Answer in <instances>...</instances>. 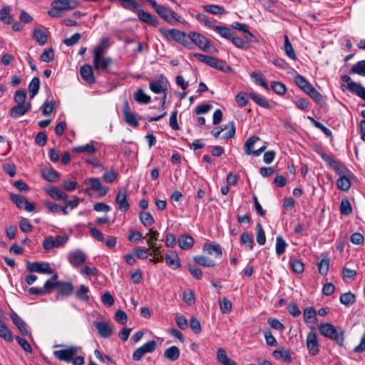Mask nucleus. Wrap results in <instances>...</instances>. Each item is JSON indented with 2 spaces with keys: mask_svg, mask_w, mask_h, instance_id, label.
<instances>
[{
  "mask_svg": "<svg viewBox=\"0 0 365 365\" xmlns=\"http://www.w3.org/2000/svg\"><path fill=\"white\" fill-rule=\"evenodd\" d=\"M319 272L322 275H326L329 269V258L325 257L318 263Z\"/></svg>",
  "mask_w": 365,
  "mask_h": 365,
  "instance_id": "obj_55",
  "label": "nucleus"
},
{
  "mask_svg": "<svg viewBox=\"0 0 365 365\" xmlns=\"http://www.w3.org/2000/svg\"><path fill=\"white\" fill-rule=\"evenodd\" d=\"M272 356L276 359H283L286 362L292 361V356L289 351L274 350Z\"/></svg>",
  "mask_w": 365,
  "mask_h": 365,
  "instance_id": "obj_51",
  "label": "nucleus"
},
{
  "mask_svg": "<svg viewBox=\"0 0 365 365\" xmlns=\"http://www.w3.org/2000/svg\"><path fill=\"white\" fill-rule=\"evenodd\" d=\"M33 38L40 45L45 44L48 39V37H47V35L46 34V33L40 29H35L34 30Z\"/></svg>",
  "mask_w": 365,
  "mask_h": 365,
  "instance_id": "obj_40",
  "label": "nucleus"
},
{
  "mask_svg": "<svg viewBox=\"0 0 365 365\" xmlns=\"http://www.w3.org/2000/svg\"><path fill=\"white\" fill-rule=\"evenodd\" d=\"M115 202L119 205L118 208L122 212H126L130 208V204L128 200V193L125 190H119L116 197Z\"/></svg>",
  "mask_w": 365,
  "mask_h": 365,
  "instance_id": "obj_16",
  "label": "nucleus"
},
{
  "mask_svg": "<svg viewBox=\"0 0 365 365\" xmlns=\"http://www.w3.org/2000/svg\"><path fill=\"white\" fill-rule=\"evenodd\" d=\"M212 29L223 38L230 39L232 36V31L228 27L214 25Z\"/></svg>",
  "mask_w": 365,
  "mask_h": 365,
  "instance_id": "obj_42",
  "label": "nucleus"
},
{
  "mask_svg": "<svg viewBox=\"0 0 365 365\" xmlns=\"http://www.w3.org/2000/svg\"><path fill=\"white\" fill-rule=\"evenodd\" d=\"M193 259L195 263L206 267H213L215 265V261L203 255L195 256Z\"/></svg>",
  "mask_w": 365,
  "mask_h": 365,
  "instance_id": "obj_34",
  "label": "nucleus"
},
{
  "mask_svg": "<svg viewBox=\"0 0 365 365\" xmlns=\"http://www.w3.org/2000/svg\"><path fill=\"white\" fill-rule=\"evenodd\" d=\"M57 284L58 295L68 297L73 294L74 287L71 282H58Z\"/></svg>",
  "mask_w": 365,
  "mask_h": 365,
  "instance_id": "obj_20",
  "label": "nucleus"
},
{
  "mask_svg": "<svg viewBox=\"0 0 365 365\" xmlns=\"http://www.w3.org/2000/svg\"><path fill=\"white\" fill-rule=\"evenodd\" d=\"M347 87L351 92L356 94L358 96L365 101V88L363 87L361 84L355 82H351L347 85Z\"/></svg>",
  "mask_w": 365,
  "mask_h": 365,
  "instance_id": "obj_29",
  "label": "nucleus"
},
{
  "mask_svg": "<svg viewBox=\"0 0 365 365\" xmlns=\"http://www.w3.org/2000/svg\"><path fill=\"white\" fill-rule=\"evenodd\" d=\"M194 57L199 61L205 63L207 66L213 68H223V66L219 65L220 61L214 57L206 56L201 53L194 54Z\"/></svg>",
  "mask_w": 365,
  "mask_h": 365,
  "instance_id": "obj_18",
  "label": "nucleus"
},
{
  "mask_svg": "<svg viewBox=\"0 0 365 365\" xmlns=\"http://www.w3.org/2000/svg\"><path fill=\"white\" fill-rule=\"evenodd\" d=\"M123 114L124 116V120L127 124L134 128L138 126L139 123L136 115L130 111V108L127 101L123 103Z\"/></svg>",
  "mask_w": 365,
  "mask_h": 365,
  "instance_id": "obj_15",
  "label": "nucleus"
},
{
  "mask_svg": "<svg viewBox=\"0 0 365 365\" xmlns=\"http://www.w3.org/2000/svg\"><path fill=\"white\" fill-rule=\"evenodd\" d=\"M305 93L321 106H322L323 104H324V101L322 95L319 91H317L313 86L311 88H309L307 91H306Z\"/></svg>",
  "mask_w": 365,
  "mask_h": 365,
  "instance_id": "obj_30",
  "label": "nucleus"
},
{
  "mask_svg": "<svg viewBox=\"0 0 365 365\" xmlns=\"http://www.w3.org/2000/svg\"><path fill=\"white\" fill-rule=\"evenodd\" d=\"M307 347L312 356H316L319 352V344L317 334L312 331L307 336Z\"/></svg>",
  "mask_w": 365,
  "mask_h": 365,
  "instance_id": "obj_10",
  "label": "nucleus"
},
{
  "mask_svg": "<svg viewBox=\"0 0 365 365\" xmlns=\"http://www.w3.org/2000/svg\"><path fill=\"white\" fill-rule=\"evenodd\" d=\"M220 308L222 313H230L232 310L231 301L224 297L223 299L220 302Z\"/></svg>",
  "mask_w": 365,
  "mask_h": 365,
  "instance_id": "obj_62",
  "label": "nucleus"
},
{
  "mask_svg": "<svg viewBox=\"0 0 365 365\" xmlns=\"http://www.w3.org/2000/svg\"><path fill=\"white\" fill-rule=\"evenodd\" d=\"M182 299L188 305L194 304L195 302L194 293L190 289H187L183 292Z\"/></svg>",
  "mask_w": 365,
  "mask_h": 365,
  "instance_id": "obj_61",
  "label": "nucleus"
},
{
  "mask_svg": "<svg viewBox=\"0 0 365 365\" xmlns=\"http://www.w3.org/2000/svg\"><path fill=\"white\" fill-rule=\"evenodd\" d=\"M289 264L294 272L301 274L304 272V265L301 260L297 259H290Z\"/></svg>",
  "mask_w": 365,
  "mask_h": 365,
  "instance_id": "obj_49",
  "label": "nucleus"
},
{
  "mask_svg": "<svg viewBox=\"0 0 365 365\" xmlns=\"http://www.w3.org/2000/svg\"><path fill=\"white\" fill-rule=\"evenodd\" d=\"M0 20L6 24H9L13 21V18L10 15V9L5 6L0 9Z\"/></svg>",
  "mask_w": 365,
  "mask_h": 365,
  "instance_id": "obj_47",
  "label": "nucleus"
},
{
  "mask_svg": "<svg viewBox=\"0 0 365 365\" xmlns=\"http://www.w3.org/2000/svg\"><path fill=\"white\" fill-rule=\"evenodd\" d=\"M163 356L165 358L174 361L179 358L180 349L176 346H172L165 351Z\"/></svg>",
  "mask_w": 365,
  "mask_h": 365,
  "instance_id": "obj_31",
  "label": "nucleus"
},
{
  "mask_svg": "<svg viewBox=\"0 0 365 365\" xmlns=\"http://www.w3.org/2000/svg\"><path fill=\"white\" fill-rule=\"evenodd\" d=\"M0 336L8 341H13L12 332L0 321Z\"/></svg>",
  "mask_w": 365,
  "mask_h": 365,
  "instance_id": "obj_46",
  "label": "nucleus"
},
{
  "mask_svg": "<svg viewBox=\"0 0 365 365\" xmlns=\"http://www.w3.org/2000/svg\"><path fill=\"white\" fill-rule=\"evenodd\" d=\"M202 250L208 255H215V257L218 258H220L222 255V249L219 245L205 243L203 245Z\"/></svg>",
  "mask_w": 365,
  "mask_h": 365,
  "instance_id": "obj_26",
  "label": "nucleus"
},
{
  "mask_svg": "<svg viewBox=\"0 0 365 365\" xmlns=\"http://www.w3.org/2000/svg\"><path fill=\"white\" fill-rule=\"evenodd\" d=\"M168 81L167 78L163 76H157L155 79L150 82V89L154 93H161L168 89Z\"/></svg>",
  "mask_w": 365,
  "mask_h": 365,
  "instance_id": "obj_9",
  "label": "nucleus"
},
{
  "mask_svg": "<svg viewBox=\"0 0 365 365\" xmlns=\"http://www.w3.org/2000/svg\"><path fill=\"white\" fill-rule=\"evenodd\" d=\"M229 130L227 133H226L225 135L222 136V139H229L235 137V123L234 121H230L227 125H223L219 127H217L214 128L211 133L212 135L215 138H218L220 135V133L224 131L226 129H228Z\"/></svg>",
  "mask_w": 365,
  "mask_h": 365,
  "instance_id": "obj_8",
  "label": "nucleus"
},
{
  "mask_svg": "<svg viewBox=\"0 0 365 365\" xmlns=\"http://www.w3.org/2000/svg\"><path fill=\"white\" fill-rule=\"evenodd\" d=\"M340 212L344 215H349L352 212V207L348 199H343L341 201Z\"/></svg>",
  "mask_w": 365,
  "mask_h": 365,
  "instance_id": "obj_52",
  "label": "nucleus"
},
{
  "mask_svg": "<svg viewBox=\"0 0 365 365\" xmlns=\"http://www.w3.org/2000/svg\"><path fill=\"white\" fill-rule=\"evenodd\" d=\"M47 194L56 200L67 201L68 195L55 186H51L46 190Z\"/></svg>",
  "mask_w": 365,
  "mask_h": 365,
  "instance_id": "obj_21",
  "label": "nucleus"
},
{
  "mask_svg": "<svg viewBox=\"0 0 365 365\" xmlns=\"http://www.w3.org/2000/svg\"><path fill=\"white\" fill-rule=\"evenodd\" d=\"M284 50L287 55L291 58V59H295L296 55L294 51V48L289 40V38L287 36H284Z\"/></svg>",
  "mask_w": 365,
  "mask_h": 365,
  "instance_id": "obj_56",
  "label": "nucleus"
},
{
  "mask_svg": "<svg viewBox=\"0 0 365 365\" xmlns=\"http://www.w3.org/2000/svg\"><path fill=\"white\" fill-rule=\"evenodd\" d=\"M134 99L140 103L147 104L150 102V97L146 95L142 89H138L135 93Z\"/></svg>",
  "mask_w": 365,
  "mask_h": 365,
  "instance_id": "obj_48",
  "label": "nucleus"
},
{
  "mask_svg": "<svg viewBox=\"0 0 365 365\" xmlns=\"http://www.w3.org/2000/svg\"><path fill=\"white\" fill-rule=\"evenodd\" d=\"M336 185L339 190L342 191H347L351 187V181L346 175H344L339 177L336 180Z\"/></svg>",
  "mask_w": 365,
  "mask_h": 365,
  "instance_id": "obj_45",
  "label": "nucleus"
},
{
  "mask_svg": "<svg viewBox=\"0 0 365 365\" xmlns=\"http://www.w3.org/2000/svg\"><path fill=\"white\" fill-rule=\"evenodd\" d=\"M308 119L312 122V123L317 128L320 129L327 136L331 135V131L328 128L325 127L322 123L316 120L314 118L311 116H308Z\"/></svg>",
  "mask_w": 365,
  "mask_h": 365,
  "instance_id": "obj_59",
  "label": "nucleus"
},
{
  "mask_svg": "<svg viewBox=\"0 0 365 365\" xmlns=\"http://www.w3.org/2000/svg\"><path fill=\"white\" fill-rule=\"evenodd\" d=\"M139 218L145 227H150L155 222L153 217L149 212H140L139 213Z\"/></svg>",
  "mask_w": 365,
  "mask_h": 365,
  "instance_id": "obj_41",
  "label": "nucleus"
},
{
  "mask_svg": "<svg viewBox=\"0 0 365 365\" xmlns=\"http://www.w3.org/2000/svg\"><path fill=\"white\" fill-rule=\"evenodd\" d=\"M10 199L20 209L24 208L25 203L27 202L26 198L20 195L11 194Z\"/></svg>",
  "mask_w": 365,
  "mask_h": 365,
  "instance_id": "obj_50",
  "label": "nucleus"
},
{
  "mask_svg": "<svg viewBox=\"0 0 365 365\" xmlns=\"http://www.w3.org/2000/svg\"><path fill=\"white\" fill-rule=\"evenodd\" d=\"M257 232L256 236V240L260 245H263L266 242V236L261 223L258 222L257 225Z\"/></svg>",
  "mask_w": 365,
  "mask_h": 365,
  "instance_id": "obj_58",
  "label": "nucleus"
},
{
  "mask_svg": "<svg viewBox=\"0 0 365 365\" xmlns=\"http://www.w3.org/2000/svg\"><path fill=\"white\" fill-rule=\"evenodd\" d=\"M88 292L89 288L84 284H81L79 289L76 292V297L80 301L88 302L90 300Z\"/></svg>",
  "mask_w": 365,
  "mask_h": 365,
  "instance_id": "obj_32",
  "label": "nucleus"
},
{
  "mask_svg": "<svg viewBox=\"0 0 365 365\" xmlns=\"http://www.w3.org/2000/svg\"><path fill=\"white\" fill-rule=\"evenodd\" d=\"M203 9L212 14L219 15L225 14V9L217 4H208L202 6Z\"/></svg>",
  "mask_w": 365,
  "mask_h": 365,
  "instance_id": "obj_38",
  "label": "nucleus"
},
{
  "mask_svg": "<svg viewBox=\"0 0 365 365\" xmlns=\"http://www.w3.org/2000/svg\"><path fill=\"white\" fill-rule=\"evenodd\" d=\"M340 302L346 307L351 306L356 302V297L354 294L349 292L344 293L340 296Z\"/></svg>",
  "mask_w": 365,
  "mask_h": 365,
  "instance_id": "obj_43",
  "label": "nucleus"
},
{
  "mask_svg": "<svg viewBox=\"0 0 365 365\" xmlns=\"http://www.w3.org/2000/svg\"><path fill=\"white\" fill-rule=\"evenodd\" d=\"M249 96L250 98H252L258 106L262 107V108H267V109H271L272 108V106L269 103V102L267 101H266L264 98H263L262 97L258 96L257 94L255 93H250L249 94Z\"/></svg>",
  "mask_w": 365,
  "mask_h": 365,
  "instance_id": "obj_44",
  "label": "nucleus"
},
{
  "mask_svg": "<svg viewBox=\"0 0 365 365\" xmlns=\"http://www.w3.org/2000/svg\"><path fill=\"white\" fill-rule=\"evenodd\" d=\"M271 88L277 94L280 96L285 94L287 91V88L284 84L279 81H272Z\"/></svg>",
  "mask_w": 365,
  "mask_h": 365,
  "instance_id": "obj_57",
  "label": "nucleus"
},
{
  "mask_svg": "<svg viewBox=\"0 0 365 365\" xmlns=\"http://www.w3.org/2000/svg\"><path fill=\"white\" fill-rule=\"evenodd\" d=\"M93 326L97 329L99 335L103 338H109L113 334V324L105 322H93Z\"/></svg>",
  "mask_w": 365,
  "mask_h": 365,
  "instance_id": "obj_12",
  "label": "nucleus"
},
{
  "mask_svg": "<svg viewBox=\"0 0 365 365\" xmlns=\"http://www.w3.org/2000/svg\"><path fill=\"white\" fill-rule=\"evenodd\" d=\"M138 16L142 22L148 24L153 26H157L158 25V19L156 16L142 9L138 10Z\"/></svg>",
  "mask_w": 365,
  "mask_h": 365,
  "instance_id": "obj_22",
  "label": "nucleus"
},
{
  "mask_svg": "<svg viewBox=\"0 0 365 365\" xmlns=\"http://www.w3.org/2000/svg\"><path fill=\"white\" fill-rule=\"evenodd\" d=\"M73 151L76 153H87L88 154H95L96 148L91 144H86L82 146L73 148Z\"/></svg>",
  "mask_w": 365,
  "mask_h": 365,
  "instance_id": "obj_54",
  "label": "nucleus"
},
{
  "mask_svg": "<svg viewBox=\"0 0 365 365\" xmlns=\"http://www.w3.org/2000/svg\"><path fill=\"white\" fill-rule=\"evenodd\" d=\"M31 108V103H26V104H17L11 108L9 115L11 118H19L21 115H24L28 111H29Z\"/></svg>",
  "mask_w": 365,
  "mask_h": 365,
  "instance_id": "obj_19",
  "label": "nucleus"
},
{
  "mask_svg": "<svg viewBox=\"0 0 365 365\" xmlns=\"http://www.w3.org/2000/svg\"><path fill=\"white\" fill-rule=\"evenodd\" d=\"M40 81L38 77H34L29 85V97L32 99L38 92Z\"/></svg>",
  "mask_w": 365,
  "mask_h": 365,
  "instance_id": "obj_33",
  "label": "nucleus"
},
{
  "mask_svg": "<svg viewBox=\"0 0 365 365\" xmlns=\"http://www.w3.org/2000/svg\"><path fill=\"white\" fill-rule=\"evenodd\" d=\"M81 78L88 84H92L95 82V76L93 70H80Z\"/></svg>",
  "mask_w": 365,
  "mask_h": 365,
  "instance_id": "obj_53",
  "label": "nucleus"
},
{
  "mask_svg": "<svg viewBox=\"0 0 365 365\" xmlns=\"http://www.w3.org/2000/svg\"><path fill=\"white\" fill-rule=\"evenodd\" d=\"M77 349L75 346H70L66 349L56 350L53 351V356L63 361H70L76 354Z\"/></svg>",
  "mask_w": 365,
  "mask_h": 365,
  "instance_id": "obj_14",
  "label": "nucleus"
},
{
  "mask_svg": "<svg viewBox=\"0 0 365 365\" xmlns=\"http://www.w3.org/2000/svg\"><path fill=\"white\" fill-rule=\"evenodd\" d=\"M68 236L67 235H58L56 238L51 236L46 237L43 242V247L45 250H49L53 247H59L67 242Z\"/></svg>",
  "mask_w": 365,
  "mask_h": 365,
  "instance_id": "obj_6",
  "label": "nucleus"
},
{
  "mask_svg": "<svg viewBox=\"0 0 365 365\" xmlns=\"http://www.w3.org/2000/svg\"><path fill=\"white\" fill-rule=\"evenodd\" d=\"M155 11L162 19L170 25H173L176 22H185L184 20L182 21V18L178 14L170 8L159 4L155 9Z\"/></svg>",
  "mask_w": 365,
  "mask_h": 365,
  "instance_id": "obj_3",
  "label": "nucleus"
},
{
  "mask_svg": "<svg viewBox=\"0 0 365 365\" xmlns=\"http://www.w3.org/2000/svg\"><path fill=\"white\" fill-rule=\"evenodd\" d=\"M43 178L50 182H56L59 178L60 174L53 168L43 169L41 170Z\"/></svg>",
  "mask_w": 365,
  "mask_h": 365,
  "instance_id": "obj_28",
  "label": "nucleus"
},
{
  "mask_svg": "<svg viewBox=\"0 0 365 365\" xmlns=\"http://www.w3.org/2000/svg\"><path fill=\"white\" fill-rule=\"evenodd\" d=\"M78 5L76 0H55L52 2L53 8L58 11L74 9Z\"/></svg>",
  "mask_w": 365,
  "mask_h": 365,
  "instance_id": "obj_13",
  "label": "nucleus"
},
{
  "mask_svg": "<svg viewBox=\"0 0 365 365\" xmlns=\"http://www.w3.org/2000/svg\"><path fill=\"white\" fill-rule=\"evenodd\" d=\"M108 38H102L101 43L96 46L93 51V63L98 64L99 59L103 56V53L107 47Z\"/></svg>",
  "mask_w": 365,
  "mask_h": 365,
  "instance_id": "obj_23",
  "label": "nucleus"
},
{
  "mask_svg": "<svg viewBox=\"0 0 365 365\" xmlns=\"http://www.w3.org/2000/svg\"><path fill=\"white\" fill-rule=\"evenodd\" d=\"M194 238L190 235H182L178 238L179 247L185 250L190 249L194 245Z\"/></svg>",
  "mask_w": 365,
  "mask_h": 365,
  "instance_id": "obj_27",
  "label": "nucleus"
},
{
  "mask_svg": "<svg viewBox=\"0 0 365 365\" xmlns=\"http://www.w3.org/2000/svg\"><path fill=\"white\" fill-rule=\"evenodd\" d=\"M157 347L155 340H150L143 346L138 348L133 354L132 359L133 361H139L147 353H153Z\"/></svg>",
  "mask_w": 365,
  "mask_h": 365,
  "instance_id": "obj_5",
  "label": "nucleus"
},
{
  "mask_svg": "<svg viewBox=\"0 0 365 365\" xmlns=\"http://www.w3.org/2000/svg\"><path fill=\"white\" fill-rule=\"evenodd\" d=\"M160 31L169 41H175L187 48H190L191 46V43L188 41V37L187 36L185 32L180 31V30L175 29H160Z\"/></svg>",
  "mask_w": 365,
  "mask_h": 365,
  "instance_id": "obj_2",
  "label": "nucleus"
},
{
  "mask_svg": "<svg viewBox=\"0 0 365 365\" xmlns=\"http://www.w3.org/2000/svg\"><path fill=\"white\" fill-rule=\"evenodd\" d=\"M258 140H259V138L257 135H252L247 140L244 145L245 153L247 155H252V152L254 151V145Z\"/></svg>",
  "mask_w": 365,
  "mask_h": 365,
  "instance_id": "obj_37",
  "label": "nucleus"
},
{
  "mask_svg": "<svg viewBox=\"0 0 365 365\" xmlns=\"http://www.w3.org/2000/svg\"><path fill=\"white\" fill-rule=\"evenodd\" d=\"M240 242L242 245L247 246L250 250L253 248L254 241L247 232L242 233L240 236Z\"/></svg>",
  "mask_w": 365,
  "mask_h": 365,
  "instance_id": "obj_60",
  "label": "nucleus"
},
{
  "mask_svg": "<svg viewBox=\"0 0 365 365\" xmlns=\"http://www.w3.org/2000/svg\"><path fill=\"white\" fill-rule=\"evenodd\" d=\"M304 320L308 327L314 329L317 324V312L312 307H307L304 309Z\"/></svg>",
  "mask_w": 365,
  "mask_h": 365,
  "instance_id": "obj_11",
  "label": "nucleus"
},
{
  "mask_svg": "<svg viewBox=\"0 0 365 365\" xmlns=\"http://www.w3.org/2000/svg\"><path fill=\"white\" fill-rule=\"evenodd\" d=\"M165 259L166 264L173 269H177L180 266L178 255L174 251L165 254Z\"/></svg>",
  "mask_w": 365,
  "mask_h": 365,
  "instance_id": "obj_24",
  "label": "nucleus"
},
{
  "mask_svg": "<svg viewBox=\"0 0 365 365\" xmlns=\"http://www.w3.org/2000/svg\"><path fill=\"white\" fill-rule=\"evenodd\" d=\"M11 319L14 324L18 327L21 334L24 336L29 335V331L26 329V324L25 322L16 313L11 314Z\"/></svg>",
  "mask_w": 365,
  "mask_h": 365,
  "instance_id": "obj_25",
  "label": "nucleus"
},
{
  "mask_svg": "<svg viewBox=\"0 0 365 365\" xmlns=\"http://www.w3.org/2000/svg\"><path fill=\"white\" fill-rule=\"evenodd\" d=\"M188 38L205 52L212 53L215 48L211 46L210 41L204 36L197 32H190Z\"/></svg>",
  "mask_w": 365,
  "mask_h": 365,
  "instance_id": "obj_4",
  "label": "nucleus"
},
{
  "mask_svg": "<svg viewBox=\"0 0 365 365\" xmlns=\"http://www.w3.org/2000/svg\"><path fill=\"white\" fill-rule=\"evenodd\" d=\"M287 309L288 312L294 317L300 316L301 311L296 303L291 302L287 304Z\"/></svg>",
  "mask_w": 365,
  "mask_h": 365,
  "instance_id": "obj_64",
  "label": "nucleus"
},
{
  "mask_svg": "<svg viewBox=\"0 0 365 365\" xmlns=\"http://www.w3.org/2000/svg\"><path fill=\"white\" fill-rule=\"evenodd\" d=\"M250 77L255 84L262 86L265 90L269 91V88L264 80L262 75L259 72L253 71L250 73Z\"/></svg>",
  "mask_w": 365,
  "mask_h": 365,
  "instance_id": "obj_35",
  "label": "nucleus"
},
{
  "mask_svg": "<svg viewBox=\"0 0 365 365\" xmlns=\"http://www.w3.org/2000/svg\"><path fill=\"white\" fill-rule=\"evenodd\" d=\"M294 83L304 92H306V91L312 86V85L301 75H297L294 76Z\"/></svg>",
  "mask_w": 365,
  "mask_h": 365,
  "instance_id": "obj_36",
  "label": "nucleus"
},
{
  "mask_svg": "<svg viewBox=\"0 0 365 365\" xmlns=\"http://www.w3.org/2000/svg\"><path fill=\"white\" fill-rule=\"evenodd\" d=\"M320 334L331 340H334L338 345L342 346L344 341V331L341 330L339 333L335 327L330 323H322L319 325Z\"/></svg>",
  "mask_w": 365,
  "mask_h": 365,
  "instance_id": "obj_1",
  "label": "nucleus"
},
{
  "mask_svg": "<svg viewBox=\"0 0 365 365\" xmlns=\"http://www.w3.org/2000/svg\"><path fill=\"white\" fill-rule=\"evenodd\" d=\"M288 246L286 241L282 235L277 236L276 238V254L278 256L282 255L285 252L286 248Z\"/></svg>",
  "mask_w": 365,
  "mask_h": 365,
  "instance_id": "obj_39",
  "label": "nucleus"
},
{
  "mask_svg": "<svg viewBox=\"0 0 365 365\" xmlns=\"http://www.w3.org/2000/svg\"><path fill=\"white\" fill-rule=\"evenodd\" d=\"M86 259V255L80 250H75L68 255V262L73 266L83 264Z\"/></svg>",
  "mask_w": 365,
  "mask_h": 365,
  "instance_id": "obj_17",
  "label": "nucleus"
},
{
  "mask_svg": "<svg viewBox=\"0 0 365 365\" xmlns=\"http://www.w3.org/2000/svg\"><path fill=\"white\" fill-rule=\"evenodd\" d=\"M26 268L31 272H37L47 274H52L53 273V269L51 267L48 262H28Z\"/></svg>",
  "mask_w": 365,
  "mask_h": 365,
  "instance_id": "obj_7",
  "label": "nucleus"
},
{
  "mask_svg": "<svg viewBox=\"0 0 365 365\" xmlns=\"http://www.w3.org/2000/svg\"><path fill=\"white\" fill-rule=\"evenodd\" d=\"M217 359L222 365L227 363L230 359L227 356L226 351L223 348H219L217 351Z\"/></svg>",
  "mask_w": 365,
  "mask_h": 365,
  "instance_id": "obj_63",
  "label": "nucleus"
}]
</instances>
